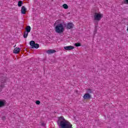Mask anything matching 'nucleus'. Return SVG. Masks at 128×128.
<instances>
[{
	"label": "nucleus",
	"instance_id": "nucleus-1",
	"mask_svg": "<svg viewBox=\"0 0 128 128\" xmlns=\"http://www.w3.org/2000/svg\"><path fill=\"white\" fill-rule=\"evenodd\" d=\"M57 124L58 126H61V128H72V125L66 120L64 116L59 117Z\"/></svg>",
	"mask_w": 128,
	"mask_h": 128
},
{
	"label": "nucleus",
	"instance_id": "nucleus-2",
	"mask_svg": "<svg viewBox=\"0 0 128 128\" xmlns=\"http://www.w3.org/2000/svg\"><path fill=\"white\" fill-rule=\"evenodd\" d=\"M64 31V28L62 24H58L55 27V32L57 34H62Z\"/></svg>",
	"mask_w": 128,
	"mask_h": 128
},
{
	"label": "nucleus",
	"instance_id": "nucleus-3",
	"mask_svg": "<svg viewBox=\"0 0 128 128\" xmlns=\"http://www.w3.org/2000/svg\"><path fill=\"white\" fill-rule=\"evenodd\" d=\"M104 16L102 14H98V12H95L94 15V20H98V22H100V20L102 19V18Z\"/></svg>",
	"mask_w": 128,
	"mask_h": 128
},
{
	"label": "nucleus",
	"instance_id": "nucleus-4",
	"mask_svg": "<svg viewBox=\"0 0 128 128\" xmlns=\"http://www.w3.org/2000/svg\"><path fill=\"white\" fill-rule=\"evenodd\" d=\"M6 74H0V82L1 84H4L6 82Z\"/></svg>",
	"mask_w": 128,
	"mask_h": 128
},
{
	"label": "nucleus",
	"instance_id": "nucleus-5",
	"mask_svg": "<svg viewBox=\"0 0 128 128\" xmlns=\"http://www.w3.org/2000/svg\"><path fill=\"white\" fill-rule=\"evenodd\" d=\"M74 25L72 22H69L67 24L66 28L68 30H72V28H74Z\"/></svg>",
	"mask_w": 128,
	"mask_h": 128
},
{
	"label": "nucleus",
	"instance_id": "nucleus-6",
	"mask_svg": "<svg viewBox=\"0 0 128 128\" xmlns=\"http://www.w3.org/2000/svg\"><path fill=\"white\" fill-rule=\"evenodd\" d=\"M30 48L32 50L36 46V42L34 40H31L30 42Z\"/></svg>",
	"mask_w": 128,
	"mask_h": 128
},
{
	"label": "nucleus",
	"instance_id": "nucleus-7",
	"mask_svg": "<svg viewBox=\"0 0 128 128\" xmlns=\"http://www.w3.org/2000/svg\"><path fill=\"white\" fill-rule=\"evenodd\" d=\"M83 98L84 100H90V98H92V95L88 94H85L83 96Z\"/></svg>",
	"mask_w": 128,
	"mask_h": 128
},
{
	"label": "nucleus",
	"instance_id": "nucleus-8",
	"mask_svg": "<svg viewBox=\"0 0 128 128\" xmlns=\"http://www.w3.org/2000/svg\"><path fill=\"white\" fill-rule=\"evenodd\" d=\"M6 100H2L0 99V108H2L6 106Z\"/></svg>",
	"mask_w": 128,
	"mask_h": 128
},
{
	"label": "nucleus",
	"instance_id": "nucleus-9",
	"mask_svg": "<svg viewBox=\"0 0 128 128\" xmlns=\"http://www.w3.org/2000/svg\"><path fill=\"white\" fill-rule=\"evenodd\" d=\"M64 48L66 50H74V46H64Z\"/></svg>",
	"mask_w": 128,
	"mask_h": 128
},
{
	"label": "nucleus",
	"instance_id": "nucleus-10",
	"mask_svg": "<svg viewBox=\"0 0 128 128\" xmlns=\"http://www.w3.org/2000/svg\"><path fill=\"white\" fill-rule=\"evenodd\" d=\"M26 6H22V7L21 14H26Z\"/></svg>",
	"mask_w": 128,
	"mask_h": 128
},
{
	"label": "nucleus",
	"instance_id": "nucleus-11",
	"mask_svg": "<svg viewBox=\"0 0 128 128\" xmlns=\"http://www.w3.org/2000/svg\"><path fill=\"white\" fill-rule=\"evenodd\" d=\"M20 51V48H16L14 50L13 52L14 54H18Z\"/></svg>",
	"mask_w": 128,
	"mask_h": 128
},
{
	"label": "nucleus",
	"instance_id": "nucleus-12",
	"mask_svg": "<svg viewBox=\"0 0 128 128\" xmlns=\"http://www.w3.org/2000/svg\"><path fill=\"white\" fill-rule=\"evenodd\" d=\"M56 52V50H47L46 52L48 54H54V52Z\"/></svg>",
	"mask_w": 128,
	"mask_h": 128
},
{
	"label": "nucleus",
	"instance_id": "nucleus-13",
	"mask_svg": "<svg viewBox=\"0 0 128 128\" xmlns=\"http://www.w3.org/2000/svg\"><path fill=\"white\" fill-rule=\"evenodd\" d=\"M30 30H32L30 26H27L26 28V32H30Z\"/></svg>",
	"mask_w": 128,
	"mask_h": 128
},
{
	"label": "nucleus",
	"instance_id": "nucleus-14",
	"mask_svg": "<svg viewBox=\"0 0 128 128\" xmlns=\"http://www.w3.org/2000/svg\"><path fill=\"white\" fill-rule=\"evenodd\" d=\"M28 32L25 31L23 36L24 38H28Z\"/></svg>",
	"mask_w": 128,
	"mask_h": 128
},
{
	"label": "nucleus",
	"instance_id": "nucleus-15",
	"mask_svg": "<svg viewBox=\"0 0 128 128\" xmlns=\"http://www.w3.org/2000/svg\"><path fill=\"white\" fill-rule=\"evenodd\" d=\"M22 4H24V2L20 0L18 2V6L20 8Z\"/></svg>",
	"mask_w": 128,
	"mask_h": 128
},
{
	"label": "nucleus",
	"instance_id": "nucleus-16",
	"mask_svg": "<svg viewBox=\"0 0 128 128\" xmlns=\"http://www.w3.org/2000/svg\"><path fill=\"white\" fill-rule=\"evenodd\" d=\"M4 88V84H1L0 85V92H2V89Z\"/></svg>",
	"mask_w": 128,
	"mask_h": 128
},
{
	"label": "nucleus",
	"instance_id": "nucleus-17",
	"mask_svg": "<svg viewBox=\"0 0 128 128\" xmlns=\"http://www.w3.org/2000/svg\"><path fill=\"white\" fill-rule=\"evenodd\" d=\"M62 6L65 10H68V6L66 4H64Z\"/></svg>",
	"mask_w": 128,
	"mask_h": 128
},
{
	"label": "nucleus",
	"instance_id": "nucleus-18",
	"mask_svg": "<svg viewBox=\"0 0 128 128\" xmlns=\"http://www.w3.org/2000/svg\"><path fill=\"white\" fill-rule=\"evenodd\" d=\"M87 94H92V89H88V90H87Z\"/></svg>",
	"mask_w": 128,
	"mask_h": 128
},
{
	"label": "nucleus",
	"instance_id": "nucleus-19",
	"mask_svg": "<svg viewBox=\"0 0 128 128\" xmlns=\"http://www.w3.org/2000/svg\"><path fill=\"white\" fill-rule=\"evenodd\" d=\"M75 46H80L81 44L80 43V42H78V43H76L74 44Z\"/></svg>",
	"mask_w": 128,
	"mask_h": 128
},
{
	"label": "nucleus",
	"instance_id": "nucleus-20",
	"mask_svg": "<svg viewBox=\"0 0 128 128\" xmlns=\"http://www.w3.org/2000/svg\"><path fill=\"white\" fill-rule=\"evenodd\" d=\"M40 48V44H35L34 48Z\"/></svg>",
	"mask_w": 128,
	"mask_h": 128
},
{
	"label": "nucleus",
	"instance_id": "nucleus-21",
	"mask_svg": "<svg viewBox=\"0 0 128 128\" xmlns=\"http://www.w3.org/2000/svg\"><path fill=\"white\" fill-rule=\"evenodd\" d=\"M36 104H40V100H36Z\"/></svg>",
	"mask_w": 128,
	"mask_h": 128
},
{
	"label": "nucleus",
	"instance_id": "nucleus-22",
	"mask_svg": "<svg viewBox=\"0 0 128 128\" xmlns=\"http://www.w3.org/2000/svg\"><path fill=\"white\" fill-rule=\"evenodd\" d=\"M6 116H4L2 117V120H6Z\"/></svg>",
	"mask_w": 128,
	"mask_h": 128
},
{
	"label": "nucleus",
	"instance_id": "nucleus-23",
	"mask_svg": "<svg viewBox=\"0 0 128 128\" xmlns=\"http://www.w3.org/2000/svg\"><path fill=\"white\" fill-rule=\"evenodd\" d=\"M41 126H46V124H44V123L42 122L41 124Z\"/></svg>",
	"mask_w": 128,
	"mask_h": 128
},
{
	"label": "nucleus",
	"instance_id": "nucleus-24",
	"mask_svg": "<svg viewBox=\"0 0 128 128\" xmlns=\"http://www.w3.org/2000/svg\"><path fill=\"white\" fill-rule=\"evenodd\" d=\"M124 4H128V0H124Z\"/></svg>",
	"mask_w": 128,
	"mask_h": 128
},
{
	"label": "nucleus",
	"instance_id": "nucleus-25",
	"mask_svg": "<svg viewBox=\"0 0 128 128\" xmlns=\"http://www.w3.org/2000/svg\"><path fill=\"white\" fill-rule=\"evenodd\" d=\"M54 26H56V23L54 24Z\"/></svg>",
	"mask_w": 128,
	"mask_h": 128
}]
</instances>
